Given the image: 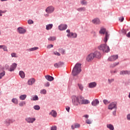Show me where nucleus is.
Wrapping results in <instances>:
<instances>
[{
  "mask_svg": "<svg viewBox=\"0 0 130 130\" xmlns=\"http://www.w3.org/2000/svg\"><path fill=\"white\" fill-rule=\"evenodd\" d=\"M77 36H78V35H77L76 33L72 32L67 34V37H69V38H77Z\"/></svg>",
  "mask_w": 130,
  "mask_h": 130,
  "instance_id": "9d476101",
  "label": "nucleus"
},
{
  "mask_svg": "<svg viewBox=\"0 0 130 130\" xmlns=\"http://www.w3.org/2000/svg\"><path fill=\"white\" fill-rule=\"evenodd\" d=\"M17 63H13L11 66H10V68L9 69V71L10 72H14V71H15V69H16V68H17Z\"/></svg>",
  "mask_w": 130,
  "mask_h": 130,
  "instance_id": "4468645a",
  "label": "nucleus"
},
{
  "mask_svg": "<svg viewBox=\"0 0 130 130\" xmlns=\"http://www.w3.org/2000/svg\"><path fill=\"white\" fill-rule=\"evenodd\" d=\"M5 75H6V72H5L0 73V79H2V78L5 76Z\"/></svg>",
  "mask_w": 130,
  "mask_h": 130,
  "instance_id": "79ce46f5",
  "label": "nucleus"
},
{
  "mask_svg": "<svg viewBox=\"0 0 130 130\" xmlns=\"http://www.w3.org/2000/svg\"><path fill=\"white\" fill-rule=\"evenodd\" d=\"M5 68H6V70H8L10 68V66H9V65H8V64H6V65H5Z\"/></svg>",
  "mask_w": 130,
  "mask_h": 130,
  "instance_id": "13d9d810",
  "label": "nucleus"
},
{
  "mask_svg": "<svg viewBox=\"0 0 130 130\" xmlns=\"http://www.w3.org/2000/svg\"><path fill=\"white\" fill-rule=\"evenodd\" d=\"M123 20H124V18L122 16L119 17V21H120L121 22H123Z\"/></svg>",
  "mask_w": 130,
  "mask_h": 130,
  "instance_id": "603ef678",
  "label": "nucleus"
},
{
  "mask_svg": "<svg viewBox=\"0 0 130 130\" xmlns=\"http://www.w3.org/2000/svg\"><path fill=\"white\" fill-rule=\"evenodd\" d=\"M92 53L94 55V57H96V58H100L101 57V53L100 52L95 51Z\"/></svg>",
  "mask_w": 130,
  "mask_h": 130,
  "instance_id": "2eb2a0df",
  "label": "nucleus"
},
{
  "mask_svg": "<svg viewBox=\"0 0 130 130\" xmlns=\"http://www.w3.org/2000/svg\"><path fill=\"white\" fill-rule=\"evenodd\" d=\"M127 119L128 120H130V114H128V115H127Z\"/></svg>",
  "mask_w": 130,
  "mask_h": 130,
  "instance_id": "4d7b16f0",
  "label": "nucleus"
},
{
  "mask_svg": "<svg viewBox=\"0 0 130 130\" xmlns=\"http://www.w3.org/2000/svg\"><path fill=\"white\" fill-rule=\"evenodd\" d=\"M119 64V62H115L111 65V68H114V67H116V66Z\"/></svg>",
  "mask_w": 130,
  "mask_h": 130,
  "instance_id": "e433bc0d",
  "label": "nucleus"
},
{
  "mask_svg": "<svg viewBox=\"0 0 130 130\" xmlns=\"http://www.w3.org/2000/svg\"><path fill=\"white\" fill-rule=\"evenodd\" d=\"M66 32H67V33H68V34H70V33H71V31H70V29H67V30H66Z\"/></svg>",
  "mask_w": 130,
  "mask_h": 130,
  "instance_id": "680f3d73",
  "label": "nucleus"
},
{
  "mask_svg": "<svg viewBox=\"0 0 130 130\" xmlns=\"http://www.w3.org/2000/svg\"><path fill=\"white\" fill-rule=\"evenodd\" d=\"M64 53V50H62V54H63Z\"/></svg>",
  "mask_w": 130,
  "mask_h": 130,
  "instance_id": "69168bd1",
  "label": "nucleus"
},
{
  "mask_svg": "<svg viewBox=\"0 0 130 130\" xmlns=\"http://www.w3.org/2000/svg\"><path fill=\"white\" fill-rule=\"evenodd\" d=\"M103 102L105 105H107V104H109V103H110V102L108 101L107 100H104Z\"/></svg>",
  "mask_w": 130,
  "mask_h": 130,
  "instance_id": "ea45409f",
  "label": "nucleus"
},
{
  "mask_svg": "<svg viewBox=\"0 0 130 130\" xmlns=\"http://www.w3.org/2000/svg\"><path fill=\"white\" fill-rule=\"evenodd\" d=\"M45 78L47 80V81H49V82H52V81L54 80L53 77L51 76L50 75H46L45 76Z\"/></svg>",
  "mask_w": 130,
  "mask_h": 130,
  "instance_id": "dca6fc26",
  "label": "nucleus"
},
{
  "mask_svg": "<svg viewBox=\"0 0 130 130\" xmlns=\"http://www.w3.org/2000/svg\"><path fill=\"white\" fill-rule=\"evenodd\" d=\"M100 50L103 51V52H109L110 51V48L109 46H107L106 44H102L98 47Z\"/></svg>",
  "mask_w": 130,
  "mask_h": 130,
  "instance_id": "f03ea898",
  "label": "nucleus"
},
{
  "mask_svg": "<svg viewBox=\"0 0 130 130\" xmlns=\"http://www.w3.org/2000/svg\"><path fill=\"white\" fill-rule=\"evenodd\" d=\"M113 115H116V110H115L113 112Z\"/></svg>",
  "mask_w": 130,
  "mask_h": 130,
  "instance_id": "052dcab7",
  "label": "nucleus"
},
{
  "mask_svg": "<svg viewBox=\"0 0 130 130\" xmlns=\"http://www.w3.org/2000/svg\"><path fill=\"white\" fill-rule=\"evenodd\" d=\"M3 47H4V45H0V49H2V48H3Z\"/></svg>",
  "mask_w": 130,
  "mask_h": 130,
  "instance_id": "0e129e2a",
  "label": "nucleus"
},
{
  "mask_svg": "<svg viewBox=\"0 0 130 130\" xmlns=\"http://www.w3.org/2000/svg\"><path fill=\"white\" fill-rule=\"evenodd\" d=\"M108 82L109 84H111L112 82H114V79H108Z\"/></svg>",
  "mask_w": 130,
  "mask_h": 130,
  "instance_id": "8fccbe9b",
  "label": "nucleus"
},
{
  "mask_svg": "<svg viewBox=\"0 0 130 130\" xmlns=\"http://www.w3.org/2000/svg\"><path fill=\"white\" fill-rule=\"evenodd\" d=\"M53 11H54V8L52 6H50L46 9V13H48L49 14L52 13Z\"/></svg>",
  "mask_w": 130,
  "mask_h": 130,
  "instance_id": "f8f14e48",
  "label": "nucleus"
},
{
  "mask_svg": "<svg viewBox=\"0 0 130 130\" xmlns=\"http://www.w3.org/2000/svg\"><path fill=\"white\" fill-rule=\"evenodd\" d=\"M56 126H54L51 128V130H56Z\"/></svg>",
  "mask_w": 130,
  "mask_h": 130,
  "instance_id": "5fc2aeb1",
  "label": "nucleus"
},
{
  "mask_svg": "<svg viewBox=\"0 0 130 130\" xmlns=\"http://www.w3.org/2000/svg\"><path fill=\"white\" fill-rule=\"evenodd\" d=\"M38 47H35L34 48H31L28 49V51H34V50H37V49H38Z\"/></svg>",
  "mask_w": 130,
  "mask_h": 130,
  "instance_id": "2f4dec72",
  "label": "nucleus"
},
{
  "mask_svg": "<svg viewBox=\"0 0 130 130\" xmlns=\"http://www.w3.org/2000/svg\"><path fill=\"white\" fill-rule=\"evenodd\" d=\"M86 123H87V124H91L92 123V122L89 119H87L86 120Z\"/></svg>",
  "mask_w": 130,
  "mask_h": 130,
  "instance_id": "de8ad7c7",
  "label": "nucleus"
},
{
  "mask_svg": "<svg viewBox=\"0 0 130 130\" xmlns=\"http://www.w3.org/2000/svg\"><path fill=\"white\" fill-rule=\"evenodd\" d=\"M83 117H85V118H88V117H89V115H85Z\"/></svg>",
  "mask_w": 130,
  "mask_h": 130,
  "instance_id": "e2e57ef3",
  "label": "nucleus"
},
{
  "mask_svg": "<svg viewBox=\"0 0 130 130\" xmlns=\"http://www.w3.org/2000/svg\"><path fill=\"white\" fill-rule=\"evenodd\" d=\"M49 115L53 116V117H56L57 113H56V111L53 110L51 112L49 113Z\"/></svg>",
  "mask_w": 130,
  "mask_h": 130,
  "instance_id": "412c9836",
  "label": "nucleus"
},
{
  "mask_svg": "<svg viewBox=\"0 0 130 130\" xmlns=\"http://www.w3.org/2000/svg\"><path fill=\"white\" fill-rule=\"evenodd\" d=\"M27 23H28V24H33L34 23V22L32 20H28L27 21Z\"/></svg>",
  "mask_w": 130,
  "mask_h": 130,
  "instance_id": "c03bdc74",
  "label": "nucleus"
},
{
  "mask_svg": "<svg viewBox=\"0 0 130 130\" xmlns=\"http://www.w3.org/2000/svg\"><path fill=\"white\" fill-rule=\"evenodd\" d=\"M68 28V25L67 24H61L58 26V29L60 31H63V30H66Z\"/></svg>",
  "mask_w": 130,
  "mask_h": 130,
  "instance_id": "9b49d317",
  "label": "nucleus"
},
{
  "mask_svg": "<svg viewBox=\"0 0 130 130\" xmlns=\"http://www.w3.org/2000/svg\"><path fill=\"white\" fill-rule=\"evenodd\" d=\"M35 83V79L31 78L28 80L27 84L28 85H32Z\"/></svg>",
  "mask_w": 130,
  "mask_h": 130,
  "instance_id": "aec40b11",
  "label": "nucleus"
},
{
  "mask_svg": "<svg viewBox=\"0 0 130 130\" xmlns=\"http://www.w3.org/2000/svg\"><path fill=\"white\" fill-rule=\"evenodd\" d=\"M107 127H108V128H109V129H110V130H114V127L111 124H107Z\"/></svg>",
  "mask_w": 130,
  "mask_h": 130,
  "instance_id": "bb28decb",
  "label": "nucleus"
},
{
  "mask_svg": "<svg viewBox=\"0 0 130 130\" xmlns=\"http://www.w3.org/2000/svg\"><path fill=\"white\" fill-rule=\"evenodd\" d=\"M41 94H46V90L45 89H43L41 91Z\"/></svg>",
  "mask_w": 130,
  "mask_h": 130,
  "instance_id": "09e8293b",
  "label": "nucleus"
},
{
  "mask_svg": "<svg viewBox=\"0 0 130 130\" xmlns=\"http://www.w3.org/2000/svg\"><path fill=\"white\" fill-rule=\"evenodd\" d=\"M86 9L84 7H81L77 9V11L78 12H83L84 11H85Z\"/></svg>",
  "mask_w": 130,
  "mask_h": 130,
  "instance_id": "473e14b6",
  "label": "nucleus"
},
{
  "mask_svg": "<svg viewBox=\"0 0 130 130\" xmlns=\"http://www.w3.org/2000/svg\"><path fill=\"white\" fill-rule=\"evenodd\" d=\"M120 75H130L129 71H122L120 72Z\"/></svg>",
  "mask_w": 130,
  "mask_h": 130,
  "instance_id": "5701e85b",
  "label": "nucleus"
},
{
  "mask_svg": "<svg viewBox=\"0 0 130 130\" xmlns=\"http://www.w3.org/2000/svg\"><path fill=\"white\" fill-rule=\"evenodd\" d=\"M92 23L94 25H100V24H101V21H100L99 18H95L92 20Z\"/></svg>",
  "mask_w": 130,
  "mask_h": 130,
  "instance_id": "1a4fd4ad",
  "label": "nucleus"
},
{
  "mask_svg": "<svg viewBox=\"0 0 130 130\" xmlns=\"http://www.w3.org/2000/svg\"><path fill=\"white\" fill-rule=\"evenodd\" d=\"M64 64V63L62 62H59L58 63H56L54 64V67L55 68H60V67H62V66H63Z\"/></svg>",
  "mask_w": 130,
  "mask_h": 130,
  "instance_id": "a211bd4d",
  "label": "nucleus"
},
{
  "mask_svg": "<svg viewBox=\"0 0 130 130\" xmlns=\"http://www.w3.org/2000/svg\"><path fill=\"white\" fill-rule=\"evenodd\" d=\"M5 12H6V11L0 10V17H2L3 14H4V13H5Z\"/></svg>",
  "mask_w": 130,
  "mask_h": 130,
  "instance_id": "3c124183",
  "label": "nucleus"
},
{
  "mask_svg": "<svg viewBox=\"0 0 130 130\" xmlns=\"http://www.w3.org/2000/svg\"><path fill=\"white\" fill-rule=\"evenodd\" d=\"M66 109L67 111H68V112H70V107L69 106H67L66 107Z\"/></svg>",
  "mask_w": 130,
  "mask_h": 130,
  "instance_id": "6e6d98bb",
  "label": "nucleus"
},
{
  "mask_svg": "<svg viewBox=\"0 0 130 130\" xmlns=\"http://www.w3.org/2000/svg\"><path fill=\"white\" fill-rule=\"evenodd\" d=\"M113 73H116V71H114Z\"/></svg>",
  "mask_w": 130,
  "mask_h": 130,
  "instance_id": "774afa93",
  "label": "nucleus"
},
{
  "mask_svg": "<svg viewBox=\"0 0 130 130\" xmlns=\"http://www.w3.org/2000/svg\"><path fill=\"white\" fill-rule=\"evenodd\" d=\"M117 104L116 103V102H112L111 103L109 106H108V109H109L110 110H112V109H115V110H116V108H117V107H116V105Z\"/></svg>",
  "mask_w": 130,
  "mask_h": 130,
  "instance_id": "423d86ee",
  "label": "nucleus"
},
{
  "mask_svg": "<svg viewBox=\"0 0 130 130\" xmlns=\"http://www.w3.org/2000/svg\"><path fill=\"white\" fill-rule=\"evenodd\" d=\"M81 4L82 6H86V5H87V2H86V1L83 0V1H81Z\"/></svg>",
  "mask_w": 130,
  "mask_h": 130,
  "instance_id": "a19ab883",
  "label": "nucleus"
},
{
  "mask_svg": "<svg viewBox=\"0 0 130 130\" xmlns=\"http://www.w3.org/2000/svg\"><path fill=\"white\" fill-rule=\"evenodd\" d=\"M19 76L21 77L22 79H24V78H25V73L23 71H20Z\"/></svg>",
  "mask_w": 130,
  "mask_h": 130,
  "instance_id": "c85d7f7f",
  "label": "nucleus"
},
{
  "mask_svg": "<svg viewBox=\"0 0 130 130\" xmlns=\"http://www.w3.org/2000/svg\"><path fill=\"white\" fill-rule=\"evenodd\" d=\"M11 56L12 57H15L17 58L18 57V55H17V53H11Z\"/></svg>",
  "mask_w": 130,
  "mask_h": 130,
  "instance_id": "58836bf2",
  "label": "nucleus"
},
{
  "mask_svg": "<svg viewBox=\"0 0 130 130\" xmlns=\"http://www.w3.org/2000/svg\"><path fill=\"white\" fill-rule=\"evenodd\" d=\"M34 109H35V110H39L40 109V106L39 105H35L34 106Z\"/></svg>",
  "mask_w": 130,
  "mask_h": 130,
  "instance_id": "c9c22d12",
  "label": "nucleus"
},
{
  "mask_svg": "<svg viewBox=\"0 0 130 130\" xmlns=\"http://www.w3.org/2000/svg\"><path fill=\"white\" fill-rule=\"evenodd\" d=\"M2 48L4 51H8V49L7 48V46L3 45V47Z\"/></svg>",
  "mask_w": 130,
  "mask_h": 130,
  "instance_id": "37998d69",
  "label": "nucleus"
},
{
  "mask_svg": "<svg viewBox=\"0 0 130 130\" xmlns=\"http://www.w3.org/2000/svg\"><path fill=\"white\" fill-rule=\"evenodd\" d=\"M54 54L55 55H57L58 56H60V53H58V52H57V51L54 52Z\"/></svg>",
  "mask_w": 130,
  "mask_h": 130,
  "instance_id": "a18cd8bd",
  "label": "nucleus"
},
{
  "mask_svg": "<svg viewBox=\"0 0 130 130\" xmlns=\"http://www.w3.org/2000/svg\"><path fill=\"white\" fill-rule=\"evenodd\" d=\"M53 27V24H49L46 25V30H50L51 29H52V27Z\"/></svg>",
  "mask_w": 130,
  "mask_h": 130,
  "instance_id": "b1692460",
  "label": "nucleus"
},
{
  "mask_svg": "<svg viewBox=\"0 0 130 130\" xmlns=\"http://www.w3.org/2000/svg\"><path fill=\"white\" fill-rule=\"evenodd\" d=\"M100 34H104L105 33V36L103 41L105 43H106L108 41V39H109V34L107 31H106V29L105 28H102L100 31Z\"/></svg>",
  "mask_w": 130,
  "mask_h": 130,
  "instance_id": "7ed1b4c3",
  "label": "nucleus"
},
{
  "mask_svg": "<svg viewBox=\"0 0 130 130\" xmlns=\"http://www.w3.org/2000/svg\"><path fill=\"white\" fill-rule=\"evenodd\" d=\"M81 66H82V64L80 63H77L75 64L72 71L73 76H77V75H79V73L80 72H82V70L81 69Z\"/></svg>",
  "mask_w": 130,
  "mask_h": 130,
  "instance_id": "f257e3e1",
  "label": "nucleus"
},
{
  "mask_svg": "<svg viewBox=\"0 0 130 130\" xmlns=\"http://www.w3.org/2000/svg\"><path fill=\"white\" fill-rule=\"evenodd\" d=\"M26 98H27V95L26 94H22L19 96V99L20 100H25Z\"/></svg>",
  "mask_w": 130,
  "mask_h": 130,
  "instance_id": "a878e982",
  "label": "nucleus"
},
{
  "mask_svg": "<svg viewBox=\"0 0 130 130\" xmlns=\"http://www.w3.org/2000/svg\"><path fill=\"white\" fill-rule=\"evenodd\" d=\"M95 57H94V54L93 53H91L87 55V56L86 58V59L87 61H88L89 62L92 61L94 59Z\"/></svg>",
  "mask_w": 130,
  "mask_h": 130,
  "instance_id": "0eeeda50",
  "label": "nucleus"
},
{
  "mask_svg": "<svg viewBox=\"0 0 130 130\" xmlns=\"http://www.w3.org/2000/svg\"><path fill=\"white\" fill-rule=\"evenodd\" d=\"M128 98L130 99V92H129V95H128Z\"/></svg>",
  "mask_w": 130,
  "mask_h": 130,
  "instance_id": "338daca9",
  "label": "nucleus"
},
{
  "mask_svg": "<svg viewBox=\"0 0 130 130\" xmlns=\"http://www.w3.org/2000/svg\"><path fill=\"white\" fill-rule=\"evenodd\" d=\"M18 31L20 34H24V33H26V29L23 27H18Z\"/></svg>",
  "mask_w": 130,
  "mask_h": 130,
  "instance_id": "f3484780",
  "label": "nucleus"
},
{
  "mask_svg": "<svg viewBox=\"0 0 130 130\" xmlns=\"http://www.w3.org/2000/svg\"><path fill=\"white\" fill-rule=\"evenodd\" d=\"M118 58V55H115L111 56L108 59L109 61H114Z\"/></svg>",
  "mask_w": 130,
  "mask_h": 130,
  "instance_id": "6e6552de",
  "label": "nucleus"
},
{
  "mask_svg": "<svg viewBox=\"0 0 130 130\" xmlns=\"http://www.w3.org/2000/svg\"><path fill=\"white\" fill-rule=\"evenodd\" d=\"M78 86L80 90H81V91H83V90H84V86H83V85L82 84H78Z\"/></svg>",
  "mask_w": 130,
  "mask_h": 130,
  "instance_id": "f704fd0d",
  "label": "nucleus"
},
{
  "mask_svg": "<svg viewBox=\"0 0 130 130\" xmlns=\"http://www.w3.org/2000/svg\"><path fill=\"white\" fill-rule=\"evenodd\" d=\"M31 101H36L37 100H38V96L35 95L32 97V98L31 99Z\"/></svg>",
  "mask_w": 130,
  "mask_h": 130,
  "instance_id": "7c9ffc66",
  "label": "nucleus"
},
{
  "mask_svg": "<svg viewBox=\"0 0 130 130\" xmlns=\"http://www.w3.org/2000/svg\"><path fill=\"white\" fill-rule=\"evenodd\" d=\"M26 121H27V122H28V123H33L34 122V121L35 120H36V119H35V118H30V117H28V118H26L25 119Z\"/></svg>",
  "mask_w": 130,
  "mask_h": 130,
  "instance_id": "ddd939ff",
  "label": "nucleus"
},
{
  "mask_svg": "<svg viewBox=\"0 0 130 130\" xmlns=\"http://www.w3.org/2000/svg\"><path fill=\"white\" fill-rule=\"evenodd\" d=\"M97 86V83L96 82H91L89 84V88H95Z\"/></svg>",
  "mask_w": 130,
  "mask_h": 130,
  "instance_id": "4be33fe9",
  "label": "nucleus"
},
{
  "mask_svg": "<svg viewBox=\"0 0 130 130\" xmlns=\"http://www.w3.org/2000/svg\"><path fill=\"white\" fill-rule=\"evenodd\" d=\"M48 40H49V41H54L55 40H56V37H50L48 39Z\"/></svg>",
  "mask_w": 130,
  "mask_h": 130,
  "instance_id": "c756f323",
  "label": "nucleus"
},
{
  "mask_svg": "<svg viewBox=\"0 0 130 130\" xmlns=\"http://www.w3.org/2000/svg\"><path fill=\"white\" fill-rule=\"evenodd\" d=\"M98 104H99V101L98 99H95L91 102V105L92 106H97Z\"/></svg>",
  "mask_w": 130,
  "mask_h": 130,
  "instance_id": "6ab92c4d",
  "label": "nucleus"
},
{
  "mask_svg": "<svg viewBox=\"0 0 130 130\" xmlns=\"http://www.w3.org/2000/svg\"><path fill=\"white\" fill-rule=\"evenodd\" d=\"M126 37L130 38V31L126 35Z\"/></svg>",
  "mask_w": 130,
  "mask_h": 130,
  "instance_id": "bf43d9fd",
  "label": "nucleus"
},
{
  "mask_svg": "<svg viewBox=\"0 0 130 130\" xmlns=\"http://www.w3.org/2000/svg\"><path fill=\"white\" fill-rule=\"evenodd\" d=\"M90 101L88 100L84 99V97L80 96V103L79 104H89Z\"/></svg>",
  "mask_w": 130,
  "mask_h": 130,
  "instance_id": "39448f33",
  "label": "nucleus"
},
{
  "mask_svg": "<svg viewBox=\"0 0 130 130\" xmlns=\"http://www.w3.org/2000/svg\"><path fill=\"white\" fill-rule=\"evenodd\" d=\"M72 100L73 105L78 106L80 104V96L73 95L72 96Z\"/></svg>",
  "mask_w": 130,
  "mask_h": 130,
  "instance_id": "20e7f679",
  "label": "nucleus"
},
{
  "mask_svg": "<svg viewBox=\"0 0 130 130\" xmlns=\"http://www.w3.org/2000/svg\"><path fill=\"white\" fill-rule=\"evenodd\" d=\"M81 125L80 124H75L74 125H72L71 127L72 129H75V128H79Z\"/></svg>",
  "mask_w": 130,
  "mask_h": 130,
  "instance_id": "393cba45",
  "label": "nucleus"
},
{
  "mask_svg": "<svg viewBox=\"0 0 130 130\" xmlns=\"http://www.w3.org/2000/svg\"><path fill=\"white\" fill-rule=\"evenodd\" d=\"M12 102H13V103H14V104H18V99H13L12 100Z\"/></svg>",
  "mask_w": 130,
  "mask_h": 130,
  "instance_id": "4c0bfd02",
  "label": "nucleus"
},
{
  "mask_svg": "<svg viewBox=\"0 0 130 130\" xmlns=\"http://www.w3.org/2000/svg\"><path fill=\"white\" fill-rule=\"evenodd\" d=\"M53 47V45L50 44L47 46V48H51Z\"/></svg>",
  "mask_w": 130,
  "mask_h": 130,
  "instance_id": "864d4df0",
  "label": "nucleus"
},
{
  "mask_svg": "<svg viewBox=\"0 0 130 130\" xmlns=\"http://www.w3.org/2000/svg\"><path fill=\"white\" fill-rule=\"evenodd\" d=\"M45 87H49V86H50V84L49 82H47L45 83Z\"/></svg>",
  "mask_w": 130,
  "mask_h": 130,
  "instance_id": "49530a36",
  "label": "nucleus"
},
{
  "mask_svg": "<svg viewBox=\"0 0 130 130\" xmlns=\"http://www.w3.org/2000/svg\"><path fill=\"white\" fill-rule=\"evenodd\" d=\"M12 122H12V120H6L5 121V123L6 124H7V125H10V123Z\"/></svg>",
  "mask_w": 130,
  "mask_h": 130,
  "instance_id": "72a5a7b5",
  "label": "nucleus"
},
{
  "mask_svg": "<svg viewBox=\"0 0 130 130\" xmlns=\"http://www.w3.org/2000/svg\"><path fill=\"white\" fill-rule=\"evenodd\" d=\"M19 105L20 107H23V106H25L26 105V101H22L19 103Z\"/></svg>",
  "mask_w": 130,
  "mask_h": 130,
  "instance_id": "cd10ccee",
  "label": "nucleus"
}]
</instances>
